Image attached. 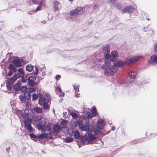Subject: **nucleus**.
<instances>
[{
  "label": "nucleus",
  "instance_id": "f257e3e1",
  "mask_svg": "<svg viewBox=\"0 0 157 157\" xmlns=\"http://www.w3.org/2000/svg\"><path fill=\"white\" fill-rule=\"evenodd\" d=\"M99 135L96 136H98ZM96 136L93 134L90 133L87 136H81V140L82 144H93L96 143Z\"/></svg>",
  "mask_w": 157,
  "mask_h": 157
},
{
  "label": "nucleus",
  "instance_id": "f03ea898",
  "mask_svg": "<svg viewBox=\"0 0 157 157\" xmlns=\"http://www.w3.org/2000/svg\"><path fill=\"white\" fill-rule=\"evenodd\" d=\"M105 69L104 73L106 75H113L116 71L117 68L115 63H109L108 65L105 64L103 67Z\"/></svg>",
  "mask_w": 157,
  "mask_h": 157
},
{
  "label": "nucleus",
  "instance_id": "7ed1b4c3",
  "mask_svg": "<svg viewBox=\"0 0 157 157\" xmlns=\"http://www.w3.org/2000/svg\"><path fill=\"white\" fill-rule=\"evenodd\" d=\"M32 1L33 3L38 4L39 6L37 7L36 10H31L28 11V13L29 14H33L35 13L36 11L41 10V8L45 5V1L44 0H32Z\"/></svg>",
  "mask_w": 157,
  "mask_h": 157
},
{
  "label": "nucleus",
  "instance_id": "20e7f679",
  "mask_svg": "<svg viewBox=\"0 0 157 157\" xmlns=\"http://www.w3.org/2000/svg\"><path fill=\"white\" fill-rule=\"evenodd\" d=\"M39 124H37L36 127L39 130H43L44 127L48 123V120L44 117H41L38 121Z\"/></svg>",
  "mask_w": 157,
  "mask_h": 157
},
{
  "label": "nucleus",
  "instance_id": "39448f33",
  "mask_svg": "<svg viewBox=\"0 0 157 157\" xmlns=\"http://www.w3.org/2000/svg\"><path fill=\"white\" fill-rule=\"evenodd\" d=\"M142 57V56H134L130 58H127L125 59V62L127 64L133 63L140 60Z\"/></svg>",
  "mask_w": 157,
  "mask_h": 157
},
{
  "label": "nucleus",
  "instance_id": "423d86ee",
  "mask_svg": "<svg viewBox=\"0 0 157 157\" xmlns=\"http://www.w3.org/2000/svg\"><path fill=\"white\" fill-rule=\"evenodd\" d=\"M51 126L52 124L50 123H48L45 126V127H44V129L43 130H41L44 132V133L43 134L46 135V137L47 135H49L52 133Z\"/></svg>",
  "mask_w": 157,
  "mask_h": 157
},
{
  "label": "nucleus",
  "instance_id": "0eeeda50",
  "mask_svg": "<svg viewBox=\"0 0 157 157\" xmlns=\"http://www.w3.org/2000/svg\"><path fill=\"white\" fill-rule=\"evenodd\" d=\"M31 120L28 118H27L25 119L24 121L25 126L27 127V129L29 130L30 132H31L33 130V128L31 126Z\"/></svg>",
  "mask_w": 157,
  "mask_h": 157
},
{
  "label": "nucleus",
  "instance_id": "6e6552de",
  "mask_svg": "<svg viewBox=\"0 0 157 157\" xmlns=\"http://www.w3.org/2000/svg\"><path fill=\"white\" fill-rule=\"evenodd\" d=\"M134 9L133 7L131 6H124L121 10V12L122 13H132Z\"/></svg>",
  "mask_w": 157,
  "mask_h": 157
},
{
  "label": "nucleus",
  "instance_id": "1a4fd4ad",
  "mask_svg": "<svg viewBox=\"0 0 157 157\" xmlns=\"http://www.w3.org/2000/svg\"><path fill=\"white\" fill-rule=\"evenodd\" d=\"M118 56V53L117 52L115 51H112L109 57V59L112 63L113 62L116 60Z\"/></svg>",
  "mask_w": 157,
  "mask_h": 157
},
{
  "label": "nucleus",
  "instance_id": "9d476101",
  "mask_svg": "<svg viewBox=\"0 0 157 157\" xmlns=\"http://www.w3.org/2000/svg\"><path fill=\"white\" fill-rule=\"evenodd\" d=\"M148 62L149 64H157V54L152 56L148 60Z\"/></svg>",
  "mask_w": 157,
  "mask_h": 157
},
{
  "label": "nucleus",
  "instance_id": "9b49d317",
  "mask_svg": "<svg viewBox=\"0 0 157 157\" xmlns=\"http://www.w3.org/2000/svg\"><path fill=\"white\" fill-rule=\"evenodd\" d=\"M29 135L31 138L33 140L37 138L41 139L44 138H46V135L43 134H41L40 135L38 134L36 135L33 134H31Z\"/></svg>",
  "mask_w": 157,
  "mask_h": 157
},
{
  "label": "nucleus",
  "instance_id": "f8f14e48",
  "mask_svg": "<svg viewBox=\"0 0 157 157\" xmlns=\"http://www.w3.org/2000/svg\"><path fill=\"white\" fill-rule=\"evenodd\" d=\"M60 3L59 1H56L53 3V10L55 12H59V9Z\"/></svg>",
  "mask_w": 157,
  "mask_h": 157
},
{
  "label": "nucleus",
  "instance_id": "ddd939ff",
  "mask_svg": "<svg viewBox=\"0 0 157 157\" xmlns=\"http://www.w3.org/2000/svg\"><path fill=\"white\" fill-rule=\"evenodd\" d=\"M79 128L82 130L85 131L87 132L89 131V125L88 124H82L81 125L80 123H79Z\"/></svg>",
  "mask_w": 157,
  "mask_h": 157
},
{
  "label": "nucleus",
  "instance_id": "4468645a",
  "mask_svg": "<svg viewBox=\"0 0 157 157\" xmlns=\"http://www.w3.org/2000/svg\"><path fill=\"white\" fill-rule=\"evenodd\" d=\"M53 130L54 136H56L58 132L61 130V128L58 125L56 124L54 126Z\"/></svg>",
  "mask_w": 157,
  "mask_h": 157
},
{
  "label": "nucleus",
  "instance_id": "2eb2a0df",
  "mask_svg": "<svg viewBox=\"0 0 157 157\" xmlns=\"http://www.w3.org/2000/svg\"><path fill=\"white\" fill-rule=\"evenodd\" d=\"M97 127L100 129H102L104 126V121L102 120H98L97 123Z\"/></svg>",
  "mask_w": 157,
  "mask_h": 157
},
{
  "label": "nucleus",
  "instance_id": "dca6fc26",
  "mask_svg": "<svg viewBox=\"0 0 157 157\" xmlns=\"http://www.w3.org/2000/svg\"><path fill=\"white\" fill-rule=\"evenodd\" d=\"M75 9L78 15L82 14L84 10V8L81 6L77 7Z\"/></svg>",
  "mask_w": 157,
  "mask_h": 157
},
{
  "label": "nucleus",
  "instance_id": "f3484780",
  "mask_svg": "<svg viewBox=\"0 0 157 157\" xmlns=\"http://www.w3.org/2000/svg\"><path fill=\"white\" fill-rule=\"evenodd\" d=\"M105 64H108V65L109 64V63H111L110 61V60L109 59V58L110 56H109V53H105Z\"/></svg>",
  "mask_w": 157,
  "mask_h": 157
},
{
  "label": "nucleus",
  "instance_id": "a211bd4d",
  "mask_svg": "<svg viewBox=\"0 0 157 157\" xmlns=\"http://www.w3.org/2000/svg\"><path fill=\"white\" fill-rule=\"evenodd\" d=\"M36 75L34 74H28L26 76V78H28V79L35 80L36 78Z\"/></svg>",
  "mask_w": 157,
  "mask_h": 157
},
{
  "label": "nucleus",
  "instance_id": "6ab92c4d",
  "mask_svg": "<svg viewBox=\"0 0 157 157\" xmlns=\"http://www.w3.org/2000/svg\"><path fill=\"white\" fill-rule=\"evenodd\" d=\"M115 63V66H116V65H117L118 67H123L125 66L126 64H127L125 61V62L121 61H118L116 62L115 63Z\"/></svg>",
  "mask_w": 157,
  "mask_h": 157
},
{
  "label": "nucleus",
  "instance_id": "aec40b11",
  "mask_svg": "<svg viewBox=\"0 0 157 157\" xmlns=\"http://www.w3.org/2000/svg\"><path fill=\"white\" fill-rule=\"evenodd\" d=\"M104 53H109L110 52L109 46V45H106L104 46L102 49Z\"/></svg>",
  "mask_w": 157,
  "mask_h": 157
},
{
  "label": "nucleus",
  "instance_id": "412c9836",
  "mask_svg": "<svg viewBox=\"0 0 157 157\" xmlns=\"http://www.w3.org/2000/svg\"><path fill=\"white\" fill-rule=\"evenodd\" d=\"M15 81L16 80H14V78L13 77L8 79L6 84L9 85H12Z\"/></svg>",
  "mask_w": 157,
  "mask_h": 157
},
{
  "label": "nucleus",
  "instance_id": "4be33fe9",
  "mask_svg": "<svg viewBox=\"0 0 157 157\" xmlns=\"http://www.w3.org/2000/svg\"><path fill=\"white\" fill-rule=\"evenodd\" d=\"M18 71L19 72L18 73L21 76V78L24 77L25 75L24 69L22 68H20L18 69Z\"/></svg>",
  "mask_w": 157,
  "mask_h": 157
},
{
  "label": "nucleus",
  "instance_id": "5701e85b",
  "mask_svg": "<svg viewBox=\"0 0 157 157\" xmlns=\"http://www.w3.org/2000/svg\"><path fill=\"white\" fill-rule=\"evenodd\" d=\"M136 73L135 71H131L128 74V76L131 78L134 79L136 77Z\"/></svg>",
  "mask_w": 157,
  "mask_h": 157
},
{
  "label": "nucleus",
  "instance_id": "b1692460",
  "mask_svg": "<svg viewBox=\"0 0 157 157\" xmlns=\"http://www.w3.org/2000/svg\"><path fill=\"white\" fill-rule=\"evenodd\" d=\"M67 122L66 121L63 120L61 122L59 126L61 128H65L67 127Z\"/></svg>",
  "mask_w": 157,
  "mask_h": 157
},
{
  "label": "nucleus",
  "instance_id": "393cba45",
  "mask_svg": "<svg viewBox=\"0 0 157 157\" xmlns=\"http://www.w3.org/2000/svg\"><path fill=\"white\" fill-rule=\"evenodd\" d=\"M13 63L14 65L17 67H19L21 65V63L17 59H14Z\"/></svg>",
  "mask_w": 157,
  "mask_h": 157
},
{
  "label": "nucleus",
  "instance_id": "a878e982",
  "mask_svg": "<svg viewBox=\"0 0 157 157\" xmlns=\"http://www.w3.org/2000/svg\"><path fill=\"white\" fill-rule=\"evenodd\" d=\"M70 15L72 17L76 16L78 15L75 9L72 10L70 11Z\"/></svg>",
  "mask_w": 157,
  "mask_h": 157
},
{
  "label": "nucleus",
  "instance_id": "bb28decb",
  "mask_svg": "<svg viewBox=\"0 0 157 157\" xmlns=\"http://www.w3.org/2000/svg\"><path fill=\"white\" fill-rule=\"evenodd\" d=\"M56 92L58 93H61V94H59V96H63L64 95V93L62 92L61 90L60 87H58L56 89Z\"/></svg>",
  "mask_w": 157,
  "mask_h": 157
},
{
  "label": "nucleus",
  "instance_id": "cd10ccee",
  "mask_svg": "<svg viewBox=\"0 0 157 157\" xmlns=\"http://www.w3.org/2000/svg\"><path fill=\"white\" fill-rule=\"evenodd\" d=\"M44 98L46 102H49L50 101V97L48 94H46L44 96Z\"/></svg>",
  "mask_w": 157,
  "mask_h": 157
},
{
  "label": "nucleus",
  "instance_id": "c85d7f7f",
  "mask_svg": "<svg viewBox=\"0 0 157 157\" xmlns=\"http://www.w3.org/2000/svg\"><path fill=\"white\" fill-rule=\"evenodd\" d=\"M46 102L45 101L44 98H40L39 99V104L40 105H43Z\"/></svg>",
  "mask_w": 157,
  "mask_h": 157
},
{
  "label": "nucleus",
  "instance_id": "c756f323",
  "mask_svg": "<svg viewBox=\"0 0 157 157\" xmlns=\"http://www.w3.org/2000/svg\"><path fill=\"white\" fill-rule=\"evenodd\" d=\"M33 69V66L30 64H29L26 67V70L29 71H31Z\"/></svg>",
  "mask_w": 157,
  "mask_h": 157
},
{
  "label": "nucleus",
  "instance_id": "7c9ffc66",
  "mask_svg": "<svg viewBox=\"0 0 157 157\" xmlns=\"http://www.w3.org/2000/svg\"><path fill=\"white\" fill-rule=\"evenodd\" d=\"M34 110L37 113H42V109L36 107L34 108Z\"/></svg>",
  "mask_w": 157,
  "mask_h": 157
},
{
  "label": "nucleus",
  "instance_id": "2f4dec72",
  "mask_svg": "<svg viewBox=\"0 0 157 157\" xmlns=\"http://www.w3.org/2000/svg\"><path fill=\"white\" fill-rule=\"evenodd\" d=\"M114 5L117 9L120 10L121 9L122 7V6L120 3H116Z\"/></svg>",
  "mask_w": 157,
  "mask_h": 157
},
{
  "label": "nucleus",
  "instance_id": "473e14b6",
  "mask_svg": "<svg viewBox=\"0 0 157 157\" xmlns=\"http://www.w3.org/2000/svg\"><path fill=\"white\" fill-rule=\"evenodd\" d=\"M49 102H46L43 105V107L45 109H47L49 108Z\"/></svg>",
  "mask_w": 157,
  "mask_h": 157
},
{
  "label": "nucleus",
  "instance_id": "72a5a7b5",
  "mask_svg": "<svg viewBox=\"0 0 157 157\" xmlns=\"http://www.w3.org/2000/svg\"><path fill=\"white\" fill-rule=\"evenodd\" d=\"M73 87L74 89L75 90V92L79 91V86L78 84H75V85H73Z\"/></svg>",
  "mask_w": 157,
  "mask_h": 157
},
{
  "label": "nucleus",
  "instance_id": "f704fd0d",
  "mask_svg": "<svg viewBox=\"0 0 157 157\" xmlns=\"http://www.w3.org/2000/svg\"><path fill=\"white\" fill-rule=\"evenodd\" d=\"M70 115L72 116L73 118L75 119L77 118L78 116V115L75 113L71 112L70 113Z\"/></svg>",
  "mask_w": 157,
  "mask_h": 157
},
{
  "label": "nucleus",
  "instance_id": "c9c22d12",
  "mask_svg": "<svg viewBox=\"0 0 157 157\" xmlns=\"http://www.w3.org/2000/svg\"><path fill=\"white\" fill-rule=\"evenodd\" d=\"M28 80V83L29 85L31 86H34L35 85L36 83L33 81V80L30 79Z\"/></svg>",
  "mask_w": 157,
  "mask_h": 157
},
{
  "label": "nucleus",
  "instance_id": "e433bc0d",
  "mask_svg": "<svg viewBox=\"0 0 157 157\" xmlns=\"http://www.w3.org/2000/svg\"><path fill=\"white\" fill-rule=\"evenodd\" d=\"M20 87L18 84H15L13 86V88L14 90H20Z\"/></svg>",
  "mask_w": 157,
  "mask_h": 157
},
{
  "label": "nucleus",
  "instance_id": "4c0bfd02",
  "mask_svg": "<svg viewBox=\"0 0 157 157\" xmlns=\"http://www.w3.org/2000/svg\"><path fill=\"white\" fill-rule=\"evenodd\" d=\"M19 98L20 99L21 102L23 103H24L25 101V98L24 96L22 95H21L19 96Z\"/></svg>",
  "mask_w": 157,
  "mask_h": 157
},
{
  "label": "nucleus",
  "instance_id": "58836bf2",
  "mask_svg": "<svg viewBox=\"0 0 157 157\" xmlns=\"http://www.w3.org/2000/svg\"><path fill=\"white\" fill-rule=\"evenodd\" d=\"M74 137L76 139H78L79 137V133L77 131H75L74 132Z\"/></svg>",
  "mask_w": 157,
  "mask_h": 157
},
{
  "label": "nucleus",
  "instance_id": "ea45409f",
  "mask_svg": "<svg viewBox=\"0 0 157 157\" xmlns=\"http://www.w3.org/2000/svg\"><path fill=\"white\" fill-rule=\"evenodd\" d=\"M13 78L14 79V80L16 81L17 79L19 78H21V76H20L18 73L15 74L13 76Z\"/></svg>",
  "mask_w": 157,
  "mask_h": 157
},
{
  "label": "nucleus",
  "instance_id": "a19ab883",
  "mask_svg": "<svg viewBox=\"0 0 157 157\" xmlns=\"http://www.w3.org/2000/svg\"><path fill=\"white\" fill-rule=\"evenodd\" d=\"M13 78L14 79V80L16 81L17 79L19 78H21V76H20L18 73L15 74L13 76Z\"/></svg>",
  "mask_w": 157,
  "mask_h": 157
},
{
  "label": "nucleus",
  "instance_id": "79ce46f5",
  "mask_svg": "<svg viewBox=\"0 0 157 157\" xmlns=\"http://www.w3.org/2000/svg\"><path fill=\"white\" fill-rule=\"evenodd\" d=\"M73 138L71 137H67L65 138V142L67 143H69L73 140Z\"/></svg>",
  "mask_w": 157,
  "mask_h": 157
},
{
  "label": "nucleus",
  "instance_id": "37998d69",
  "mask_svg": "<svg viewBox=\"0 0 157 157\" xmlns=\"http://www.w3.org/2000/svg\"><path fill=\"white\" fill-rule=\"evenodd\" d=\"M92 113L93 115L94 116H96L97 114L98 113L95 107H94L92 109Z\"/></svg>",
  "mask_w": 157,
  "mask_h": 157
},
{
  "label": "nucleus",
  "instance_id": "c03bdc74",
  "mask_svg": "<svg viewBox=\"0 0 157 157\" xmlns=\"http://www.w3.org/2000/svg\"><path fill=\"white\" fill-rule=\"evenodd\" d=\"M72 128H74L77 126V124L74 122H72L70 124Z\"/></svg>",
  "mask_w": 157,
  "mask_h": 157
},
{
  "label": "nucleus",
  "instance_id": "a18cd8bd",
  "mask_svg": "<svg viewBox=\"0 0 157 157\" xmlns=\"http://www.w3.org/2000/svg\"><path fill=\"white\" fill-rule=\"evenodd\" d=\"M38 98L37 95L35 94H33L32 95V99L33 100H36Z\"/></svg>",
  "mask_w": 157,
  "mask_h": 157
},
{
  "label": "nucleus",
  "instance_id": "49530a36",
  "mask_svg": "<svg viewBox=\"0 0 157 157\" xmlns=\"http://www.w3.org/2000/svg\"><path fill=\"white\" fill-rule=\"evenodd\" d=\"M20 89H21L22 91L25 92L27 90V88L25 86H23L21 87L20 88Z\"/></svg>",
  "mask_w": 157,
  "mask_h": 157
},
{
  "label": "nucleus",
  "instance_id": "de8ad7c7",
  "mask_svg": "<svg viewBox=\"0 0 157 157\" xmlns=\"http://www.w3.org/2000/svg\"><path fill=\"white\" fill-rule=\"evenodd\" d=\"M94 132L96 135H97V134L100 135L101 134V132L100 130H96Z\"/></svg>",
  "mask_w": 157,
  "mask_h": 157
},
{
  "label": "nucleus",
  "instance_id": "09e8293b",
  "mask_svg": "<svg viewBox=\"0 0 157 157\" xmlns=\"http://www.w3.org/2000/svg\"><path fill=\"white\" fill-rule=\"evenodd\" d=\"M106 2L110 4L113 5L114 3V0H106Z\"/></svg>",
  "mask_w": 157,
  "mask_h": 157
},
{
  "label": "nucleus",
  "instance_id": "8fccbe9b",
  "mask_svg": "<svg viewBox=\"0 0 157 157\" xmlns=\"http://www.w3.org/2000/svg\"><path fill=\"white\" fill-rule=\"evenodd\" d=\"M38 70L36 67H35V71H33V73L35 75H37L38 74Z\"/></svg>",
  "mask_w": 157,
  "mask_h": 157
},
{
  "label": "nucleus",
  "instance_id": "3c124183",
  "mask_svg": "<svg viewBox=\"0 0 157 157\" xmlns=\"http://www.w3.org/2000/svg\"><path fill=\"white\" fill-rule=\"evenodd\" d=\"M14 67L11 64H10L9 67V69H10V70H11L12 71L13 70Z\"/></svg>",
  "mask_w": 157,
  "mask_h": 157
},
{
  "label": "nucleus",
  "instance_id": "603ef678",
  "mask_svg": "<svg viewBox=\"0 0 157 157\" xmlns=\"http://www.w3.org/2000/svg\"><path fill=\"white\" fill-rule=\"evenodd\" d=\"M31 97V95L29 93L28 94L27 96L26 97V99L29 100Z\"/></svg>",
  "mask_w": 157,
  "mask_h": 157
},
{
  "label": "nucleus",
  "instance_id": "864d4df0",
  "mask_svg": "<svg viewBox=\"0 0 157 157\" xmlns=\"http://www.w3.org/2000/svg\"><path fill=\"white\" fill-rule=\"evenodd\" d=\"M22 83V81L21 80H18L17 81V84H18L19 86H20L21 85V83Z\"/></svg>",
  "mask_w": 157,
  "mask_h": 157
},
{
  "label": "nucleus",
  "instance_id": "5fc2aeb1",
  "mask_svg": "<svg viewBox=\"0 0 157 157\" xmlns=\"http://www.w3.org/2000/svg\"><path fill=\"white\" fill-rule=\"evenodd\" d=\"M84 113L86 114V115L85 116V117H88L90 115V113L88 111H84Z\"/></svg>",
  "mask_w": 157,
  "mask_h": 157
},
{
  "label": "nucleus",
  "instance_id": "6e6d98bb",
  "mask_svg": "<svg viewBox=\"0 0 157 157\" xmlns=\"http://www.w3.org/2000/svg\"><path fill=\"white\" fill-rule=\"evenodd\" d=\"M13 74V72L12 71L10 70L9 72L8 73V75L9 76H10L12 75Z\"/></svg>",
  "mask_w": 157,
  "mask_h": 157
},
{
  "label": "nucleus",
  "instance_id": "4d7b16f0",
  "mask_svg": "<svg viewBox=\"0 0 157 157\" xmlns=\"http://www.w3.org/2000/svg\"><path fill=\"white\" fill-rule=\"evenodd\" d=\"M21 81H22V82L25 83L27 82V80L26 79H25L24 78V77H23L22 78Z\"/></svg>",
  "mask_w": 157,
  "mask_h": 157
},
{
  "label": "nucleus",
  "instance_id": "13d9d810",
  "mask_svg": "<svg viewBox=\"0 0 157 157\" xmlns=\"http://www.w3.org/2000/svg\"><path fill=\"white\" fill-rule=\"evenodd\" d=\"M60 76L59 75H57L56 76V79L57 80H58L60 78Z\"/></svg>",
  "mask_w": 157,
  "mask_h": 157
},
{
  "label": "nucleus",
  "instance_id": "bf43d9fd",
  "mask_svg": "<svg viewBox=\"0 0 157 157\" xmlns=\"http://www.w3.org/2000/svg\"><path fill=\"white\" fill-rule=\"evenodd\" d=\"M154 51L155 52H157V44L155 45Z\"/></svg>",
  "mask_w": 157,
  "mask_h": 157
},
{
  "label": "nucleus",
  "instance_id": "052dcab7",
  "mask_svg": "<svg viewBox=\"0 0 157 157\" xmlns=\"http://www.w3.org/2000/svg\"><path fill=\"white\" fill-rule=\"evenodd\" d=\"M11 86L12 85H8L6 84V86L8 89H10L11 88Z\"/></svg>",
  "mask_w": 157,
  "mask_h": 157
},
{
  "label": "nucleus",
  "instance_id": "680f3d73",
  "mask_svg": "<svg viewBox=\"0 0 157 157\" xmlns=\"http://www.w3.org/2000/svg\"><path fill=\"white\" fill-rule=\"evenodd\" d=\"M41 23H42L43 24H45V23H46L47 21L45 20H43L42 21H41Z\"/></svg>",
  "mask_w": 157,
  "mask_h": 157
},
{
  "label": "nucleus",
  "instance_id": "e2e57ef3",
  "mask_svg": "<svg viewBox=\"0 0 157 157\" xmlns=\"http://www.w3.org/2000/svg\"><path fill=\"white\" fill-rule=\"evenodd\" d=\"M76 97L77 98H78L80 97V94H75Z\"/></svg>",
  "mask_w": 157,
  "mask_h": 157
},
{
  "label": "nucleus",
  "instance_id": "0e129e2a",
  "mask_svg": "<svg viewBox=\"0 0 157 157\" xmlns=\"http://www.w3.org/2000/svg\"><path fill=\"white\" fill-rule=\"evenodd\" d=\"M12 71H14V72H16V71H17V69H16V68H15L14 67V68H13V70Z\"/></svg>",
  "mask_w": 157,
  "mask_h": 157
},
{
  "label": "nucleus",
  "instance_id": "69168bd1",
  "mask_svg": "<svg viewBox=\"0 0 157 157\" xmlns=\"http://www.w3.org/2000/svg\"><path fill=\"white\" fill-rule=\"evenodd\" d=\"M115 129V128L114 127H113L112 128L111 130L112 131H114Z\"/></svg>",
  "mask_w": 157,
  "mask_h": 157
},
{
  "label": "nucleus",
  "instance_id": "338daca9",
  "mask_svg": "<svg viewBox=\"0 0 157 157\" xmlns=\"http://www.w3.org/2000/svg\"><path fill=\"white\" fill-rule=\"evenodd\" d=\"M144 31L145 32H146L147 31V28H144Z\"/></svg>",
  "mask_w": 157,
  "mask_h": 157
},
{
  "label": "nucleus",
  "instance_id": "774afa93",
  "mask_svg": "<svg viewBox=\"0 0 157 157\" xmlns=\"http://www.w3.org/2000/svg\"><path fill=\"white\" fill-rule=\"evenodd\" d=\"M9 149H10V148H8L6 149V150L7 151H8L9 150Z\"/></svg>",
  "mask_w": 157,
  "mask_h": 157
}]
</instances>
